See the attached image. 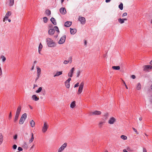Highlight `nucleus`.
Returning a JSON list of instances; mask_svg holds the SVG:
<instances>
[{
  "instance_id": "nucleus-46",
  "label": "nucleus",
  "mask_w": 152,
  "mask_h": 152,
  "mask_svg": "<svg viewBox=\"0 0 152 152\" xmlns=\"http://www.w3.org/2000/svg\"><path fill=\"white\" fill-rule=\"evenodd\" d=\"M41 93L43 96L45 95L46 94V91L44 89L42 90V91Z\"/></svg>"
},
{
  "instance_id": "nucleus-12",
  "label": "nucleus",
  "mask_w": 152,
  "mask_h": 152,
  "mask_svg": "<svg viewBox=\"0 0 152 152\" xmlns=\"http://www.w3.org/2000/svg\"><path fill=\"white\" fill-rule=\"evenodd\" d=\"M78 20L80 21L81 23L82 24H84L85 23L86 20L85 18L83 17H79L78 19Z\"/></svg>"
},
{
  "instance_id": "nucleus-17",
  "label": "nucleus",
  "mask_w": 152,
  "mask_h": 152,
  "mask_svg": "<svg viewBox=\"0 0 152 152\" xmlns=\"http://www.w3.org/2000/svg\"><path fill=\"white\" fill-rule=\"evenodd\" d=\"M144 70H147L148 69H152V66L150 65H145L144 66Z\"/></svg>"
},
{
  "instance_id": "nucleus-9",
  "label": "nucleus",
  "mask_w": 152,
  "mask_h": 152,
  "mask_svg": "<svg viewBox=\"0 0 152 152\" xmlns=\"http://www.w3.org/2000/svg\"><path fill=\"white\" fill-rule=\"evenodd\" d=\"M106 122L105 120L102 119L100 121L98 124V126L99 128H102V126L105 124Z\"/></svg>"
},
{
  "instance_id": "nucleus-60",
  "label": "nucleus",
  "mask_w": 152,
  "mask_h": 152,
  "mask_svg": "<svg viewBox=\"0 0 152 152\" xmlns=\"http://www.w3.org/2000/svg\"><path fill=\"white\" fill-rule=\"evenodd\" d=\"M34 87L33 88H34L35 87H37V85L34 84Z\"/></svg>"
},
{
  "instance_id": "nucleus-25",
  "label": "nucleus",
  "mask_w": 152,
  "mask_h": 152,
  "mask_svg": "<svg viewBox=\"0 0 152 152\" xmlns=\"http://www.w3.org/2000/svg\"><path fill=\"white\" fill-rule=\"evenodd\" d=\"M136 89L137 90H140L141 88V86L140 83H138L136 86Z\"/></svg>"
},
{
  "instance_id": "nucleus-28",
  "label": "nucleus",
  "mask_w": 152,
  "mask_h": 152,
  "mask_svg": "<svg viewBox=\"0 0 152 152\" xmlns=\"http://www.w3.org/2000/svg\"><path fill=\"white\" fill-rule=\"evenodd\" d=\"M42 45L41 43H40L39 44V46L38 48V52L39 54H40V51L42 48Z\"/></svg>"
},
{
  "instance_id": "nucleus-11",
  "label": "nucleus",
  "mask_w": 152,
  "mask_h": 152,
  "mask_svg": "<svg viewBox=\"0 0 152 152\" xmlns=\"http://www.w3.org/2000/svg\"><path fill=\"white\" fill-rule=\"evenodd\" d=\"M101 114V112L99 111L95 110L91 113V115H98Z\"/></svg>"
},
{
  "instance_id": "nucleus-55",
  "label": "nucleus",
  "mask_w": 152,
  "mask_h": 152,
  "mask_svg": "<svg viewBox=\"0 0 152 152\" xmlns=\"http://www.w3.org/2000/svg\"><path fill=\"white\" fill-rule=\"evenodd\" d=\"M131 77L133 79H134L136 78V77L135 75H132L131 76Z\"/></svg>"
},
{
  "instance_id": "nucleus-62",
  "label": "nucleus",
  "mask_w": 152,
  "mask_h": 152,
  "mask_svg": "<svg viewBox=\"0 0 152 152\" xmlns=\"http://www.w3.org/2000/svg\"><path fill=\"white\" fill-rule=\"evenodd\" d=\"M150 101L152 102V96L150 98Z\"/></svg>"
},
{
  "instance_id": "nucleus-37",
  "label": "nucleus",
  "mask_w": 152,
  "mask_h": 152,
  "mask_svg": "<svg viewBox=\"0 0 152 152\" xmlns=\"http://www.w3.org/2000/svg\"><path fill=\"white\" fill-rule=\"evenodd\" d=\"M45 13L48 15H49L51 14V11L49 10H47L45 11Z\"/></svg>"
},
{
  "instance_id": "nucleus-57",
  "label": "nucleus",
  "mask_w": 152,
  "mask_h": 152,
  "mask_svg": "<svg viewBox=\"0 0 152 152\" xmlns=\"http://www.w3.org/2000/svg\"><path fill=\"white\" fill-rule=\"evenodd\" d=\"M17 135H15L14 137V139H15V140H16L17 139Z\"/></svg>"
},
{
  "instance_id": "nucleus-13",
  "label": "nucleus",
  "mask_w": 152,
  "mask_h": 152,
  "mask_svg": "<svg viewBox=\"0 0 152 152\" xmlns=\"http://www.w3.org/2000/svg\"><path fill=\"white\" fill-rule=\"evenodd\" d=\"M72 58L70 57L69 58L68 60H65L64 61L63 63L65 64H66L68 63L71 64L72 62Z\"/></svg>"
},
{
  "instance_id": "nucleus-1",
  "label": "nucleus",
  "mask_w": 152,
  "mask_h": 152,
  "mask_svg": "<svg viewBox=\"0 0 152 152\" xmlns=\"http://www.w3.org/2000/svg\"><path fill=\"white\" fill-rule=\"evenodd\" d=\"M46 42L49 47H54L56 46V43L50 38H47L46 39Z\"/></svg>"
},
{
  "instance_id": "nucleus-35",
  "label": "nucleus",
  "mask_w": 152,
  "mask_h": 152,
  "mask_svg": "<svg viewBox=\"0 0 152 152\" xmlns=\"http://www.w3.org/2000/svg\"><path fill=\"white\" fill-rule=\"evenodd\" d=\"M0 58L2 59V61L3 62H4L6 60V58L3 55L1 56Z\"/></svg>"
},
{
  "instance_id": "nucleus-45",
  "label": "nucleus",
  "mask_w": 152,
  "mask_h": 152,
  "mask_svg": "<svg viewBox=\"0 0 152 152\" xmlns=\"http://www.w3.org/2000/svg\"><path fill=\"white\" fill-rule=\"evenodd\" d=\"M23 147L25 148H28V146L27 144L26 143H25L23 145Z\"/></svg>"
},
{
  "instance_id": "nucleus-54",
  "label": "nucleus",
  "mask_w": 152,
  "mask_h": 152,
  "mask_svg": "<svg viewBox=\"0 0 152 152\" xmlns=\"http://www.w3.org/2000/svg\"><path fill=\"white\" fill-rule=\"evenodd\" d=\"M84 45L86 46L87 45V41L86 40H84Z\"/></svg>"
},
{
  "instance_id": "nucleus-52",
  "label": "nucleus",
  "mask_w": 152,
  "mask_h": 152,
  "mask_svg": "<svg viewBox=\"0 0 152 152\" xmlns=\"http://www.w3.org/2000/svg\"><path fill=\"white\" fill-rule=\"evenodd\" d=\"M2 72L1 68L0 66V76H1L2 75Z\"/></svg>"
},
{
  "instance_id": "nucleus-61",
  "label": "nucleus",
  "mask_w": 152,
  "mask_h": 152,
  "mask_svg": "<svg viewBox=\"0 0 152 152\" xmlns=\"http://www.w3.org/2000/svg\"><path fill=\"white\" fill-rule=\"evenodd\" d=\"M123 151L124 152H128L127 151H126V149H124L123 150Z\"/></svg>"
},
{
  "instance_id": "nucleus-23",
  "label": "nucleus",
  "mask_w": 152,
  "mask_h": 152,
  "mask_svg": "<svg viewBox=\"0 0 152 152\" xmlns=\"http://www.w3.org/2000/svg\"><path fill=\"white\" fill-rule=\"evenodd\" d=\"M62 71L57 72L56 75L54 76V77H57L62 75Z\"/></svg>"
},
{
  "instance_id": "nucleus-26",
  "label": "nucleus",
  "mask_w": 152,
  "mask_h": 152,
  "mask_svg": "<svg viewBox=\"0 0 152 152\" xmlns=\"http://www.w3.org/2000/svg\"><path fill=\"white\" fill-rule=\"evenodd\" d=\"M75 106V101L72 102L70 104V107L72 108H74Z\"/></svg>"
},
{
  "instance_id": "nucleus-47",
  "label": "nucleus",
  "mask_w": 152,
  "mask_h": 152,
  "mask_svg": "<svg viewBox=\"0 0 152 152\" xmlns=\"http://www.w3.org/2000/svg\"><path fill=\"white\" fill-rule=\"evenodd\" d=\"M104 116L106 118V119L109 116V114L108 113H106L104 115Z\"/></svg>"
},
{
  "instance_id": "nucleus-5",
  "label": "nucleus",
  "mask_w": 152,
  "mask_h": 152,
  "mask_svg": "<svg viewBox=\"0 0 152 152\" xmlns=\"http://www.w3.org/2000/svg\"><path fill=\"white\" fill-rule=\"evenodd\" d=\"M11 15V11H8L6 13L4 17L3 18V21L4 22L5 21L8 19L9 16Z\"/></svg>"
},
{
  "instance_id": "nucleus-31",
  "label": "nucleus",
  "mask_w": 152,
  "mask_h": 152,
  "mask_svg": "<svg viewBox=\"0 0 152 152\" xmlns=\"http://www.w3.org/2000/svg\"><path fill=\"white\" fill-rule=\"evenodd\" d=\"M112 68L114 69L117 70H119L120 68L119 66H113L112 67Z\"/></svg>"
},
{
  "instance_id": "nucleus-16",
  "label": "nucleus",
  "mask_w": 152,
  "mask_h": 152,
  "mask_svg": "<svg viewBox=\"0 0 152 152\" xmlns=\"http://www.w3.org/2000/svg\"><path fill=\"white\" fill-rule=\"evenodd\" d=\"M60 13L63 15L65 14L66 13V9L65 8L61 7L60 9Z\"/></svg>"
},
{
  "instance_id": "nucleus-27",
  "label": "nucleus",
  "mask_w": 152,
  "mask_h": 152,
  "mask_svg": "<svg viewBox=\"0 0 152 152\" xmlns=\"http://www.w3.org/2000/svg\"><path fill=\"white\" fill-rule=\"evenodd\" d=\"M30 124L31 126L32 127H33L35 126V123L33 120H32L30 121Z\"/></svg>"
},
{
  "instance_id": "nucleus-63",
  "label": "nucleus",
  "mask_w": 152,
  "mask_h": 152,
  "mask_svg": "<svg viewBox=\"0 0 152 152\" xmlns=\"http://www.w3.org/2000/svg\"><path fill=\"white\" fill-rule=\"evenodd\" d=\"M29 107L31 109H33V107L31 105H29Z\"/></svg>"
},
{
  "instance_id": "nucleus-19",
  "label": "nucleus",
  "mask_w": 152,
  "mask_h": 152,
  "mask_svg": "<svg viewBox=\"0 0 152 152\" xmlns=\"http://www.w3.org/2000/svg\"><path fill=\"white\" fill-rule=\"evenodd\" d=\"M70 33L72 34H74L77 31V30L75 29H72L70 28Z\"/></svg>"
},
{
  "instance_id": "nucleus-33",
  "label": "nucleus",
  "mask_w": 152,
  "mask_h": 152,
  "mask_svg": "<svg viewBox=\"0 0 152 152\" xmlns=\"http://www.w3.org/2000/svg\"><path fill=\"white\" fill-rule=\"evenodd\" d=\"M41 74V73H37V77L35 79V81L36 82L39 78L40 75Z\"/></svg>"
},
{
  "instance_id": "nucleus-10",
  "label": "nucleus",
  "mask_w": 152,
  "mask_h": 152,
  "mask_svg": "<svg viewBox=\"0 0 152 152\" xmlns=\"http://www.w3.org/2000/svg\"><path fill=\"white\" fill-rule=\"evenodd\" d=\"M75 70V68L74 67H73L71 69L68 74V77H71L73 76Z\"/></svg>"
},
{
  "instance_id": "nucleus-40",
  "label": "nucleus",
  "mask_w": 152,
  "mask_h": 152,
  "mask_svg": "<svg viewBox=\"0 0 152 152\" xmlns=\"http://www.w3.org/2000/svg\"><path fill=\"white\" fill-rule=\"evenodd\" d=\"M119 8L121 10H122L123 9V4L121 3V4L119 5L118 6Z\"/></svg>"
},
{
  "instance_id": "nucleus-58",
  "label": "nucleus",
  "mask_w": 152,
  "mask_h": 152,
  "mask_svg": "<svg viewBox=\"0 0 152 152\" xmlns=\"http://www.w3.org/2000/svg\"><path fill=\"white\" fill-rule=\"evenodd\" d=\"M12 116V115L11 114V112H10V115H9V118L10 119L11 118Z\"/></svg>"
},
{
  "instance_id": "nucleus-39",
  "label": "nucleus",
  "mask_w": 152,
  "mask_h": 152,
  "mask_svg": "<svg viewBox=\"0 0 152 152\" xmlns=\"http://www.w3.org/2000/svg\"><path fill=\"white\" fill-rule=\"evenodd\" d=\"M121 138L124 140H126L127 139V137L126 136H125V135H122L121 136Z\"/></svg>"
},
{
  "instance_id": "nucleus-32",
  "label": "nucleus",
  "mask_w": 152,
  "mask_h": 152,
  "mask_svg": "<svg viewBox=\"0 0 152 152\" xmlns=\"http://www.w3.org/2000/svg\"><path fill=\"white\" fill-rule=\"evenodd\" d=\"M36 68H37V73H41V70L40 68L38 66H37Z\"/></svg>"
},
{
  "instance_id": "nucleus-8",
  "label": "nucleus",
  "mask_w": 152,
  "mask_h": 152,
  "mask_svg": "<svg viewBox=\"0 0 152 152\" xmlns=\"http://www.w3.org/2000/svg\"><path fill=\"white\" fill-rule=\"evenodd\" d=\"M71 80V78H69L65 82V86L66 88H69L70 87V81Z\"/></svg>"
},
{
  "instance_id": "nucleus-24",
  "label": "nucleus",
  "mask_w": 152,
  "mask_h": 152,
  "mask_svg": "<svg viewBox=\"0 0 152 152\" xmlns=\"http://www.w3.org/2000/svg\"><path fill=\"white\" fill-rule=\"evenodd\" d=\"M50 20L54 25H56L57 24L55 19L53 18H52Z\"/></svg>"
},
{
  "instance_id": "nucleus-34",
  "label": "nucleus",
  "mask_w": 152,
  "mask_h": 152,
  "mask_svg": "<svg viewBox=\"0 0 152 152\" xmlns=\"http://www.w3.org/2000/svg\"><path fill=\"white\" fill-rule=\"evenodd\" d=\"M42 88L41 87H40L36 91V92L37 93H38L42 91Z\"/></svg>"
},
{
  "instance_id": "nucleus-18",
  "label": "nucleus",
  "mask_w": 152,
  "mask_h": 152,
  "mask_svg": "<svg viewBox=\"0 0 152 152\" xmlns=\"http://www.w3.org/2000/svg\"><path fill=\"white\" fill-rule=\"evenodd\" d=\"M72 24V22L70 21H66L64 24V26L66 27H69Z\"/></svg>"
},
{
  "instance_id": "nucleus-36",
  "label": "nucleus",
  "mask_w": 152,
  "mask_h": 152,
  "mask_svg": "<svg viewBox=\"0 0 152 152\" xmlns=\"http://www.w3.org/2000/svg\"><path fill=\"white\" fill-rule=\"evenodd\" d=\"M21 117L25 120L27 117V114L26 113H24L22 115Z\"/></svg>"
},
{
  "instance_id": "nucleus-50",
  "label": "nucleus",
  "mask_w": 152,
  "mask_h": 152,
  "mask_svg": "<svg viewBox=\"0 0 152 152\" xmlns=\"http://www.w3.org/2000/svg\"><path fill=\"white\" fill-rule=\"evenodd\" d=\"M17 146L16 145H13V149H16L17 148Z\"/></svg>"
},
{
  "instance_id": "nucleus-59",
  "label": "nucleus",
  "mask_w": 152,
  "mask_h": 152,
  "mask_svg": "<svg viewBox=\"0 0 152 152\" xmlns=\"http://www.w3.org/2000/svg\"><path fill=\"white\" fill-rule=\"evenodd\" d=\"M111 0H106L105 1L106 3L110 2Z\"/></svg>"
},
{
  "instance_id": "nucleus-44",
  "label": "nucleus",
  "mask_w": 152,
  "mask_h": 152,
  "mask_svg": "<svg viewBox=\"0 0 152 152\" xmlns=\"http://www.w3.org/2000/svg\"><path fill=\"white\" fill-rule=\"evenodd\" d=\"M43 21L45 23H46L48 21V18L46 17H44L43 18Z\"/></svg>"
},
{
  "instance_id": "nucleus-41",
  "label": "nucleus",
  "mask_w": 152,
  "mask_h": 152,
  "mask_svg": "<svg viewBox=\"0 0 152 152\" xmlns=\"http://www.w3.org/2000/svg\"><path fill=\"white\" fill-rule=\"evenodd\" d=\"M19 116V115L15 114V119L14 120V122H16V121L18 120Z\"/></svg>"
},
{
  "instance_id": "nucleus-4",
  "label": "nucleus",
  "mask_w": 152,
  "mask_h": 152,
  "mask_svg": "<svg viewBox=\"0 0 152 152\" xmlns=\"http://www.w3.org/2000/svg\"><path fill=\"white\" fill-rule=\"evenodd\" d=\"M116 119L114 117H111L109 118L108 121V123L110 124H113L116 121Z\"/></svg>"
},
{
  "instance_id": "nucleus-20",
  "label": "nucleus",
  "mask_w": 152,
  "mask_h": 152,
  "mask_svg": "<svg viewBox=\"0 0 152 152\" xmlns=\"http://www.w3.org/2000/svg\"><path fill=\"white\" fill-rule=\"evenodd\" d=\"M32 99L33 100L35 101H37L39 99V98L37 97L35 95H33L32 96Z\"/></svg>"
},
{
  "instance_id": "nucleus-21",
  "label": "nucleus",
  "mask_w": 152,
  "mask_h": 152,
  "mask_svg": "<svg viewBox=\"0 0 152 152\" xmlns=\"http://www.w3.org/2000/svg\"><path fill=\"white\" fill-rule=\"evenodd\" d=\"M3 136L2 133H0V145L2 143L3 140Z\"/></svg>"
},
{
  "instance_id": "nucleus-29",
  "label": "nucleus",
  "mask_w": 152,
  "mask_h": 152,
  "mask_svg": "<svg viewBox=\"0 0 152 152\" xmlns=\"http://www.w3.org/2000/svg\"><path fill=\"white\" fill-rule=\"evenodd\" d=\"M31 138L29 140V143H31V142H32L34 140V135L32 133L31 134Z\"/></svg>"
},
{
  "instance_id": "nucleus-53",
  "label": "nucleus",
  "mask_w": 152,
  "mask_h": 152,
  "mask_svg": "<svg viewBox=\"0 0 152 152\" xmlns=\"http://www.w3.org/2000/svg\"><path fill=\"white\" fill-rule=\"evenodd\" d=\"M18 150L19 151H21L23 150V149L20 147H19L18 148Z\"/></svg>"
},
{
  "instance_id": "nucleus-6",
  "label": "nucleus",
  "mask_w": 152,
  "mask_h": 152,
  "mask_svg": "<svg viewBox=\"0 0 152 152\" xmlns=\"http://www.w3.org/2000/svg\"><path fill=\"white\" fill-rule=\"evenodd\" d=\"M67 143H64L59 148L58 152H61L66 147Z\"/></svg>"
},
{
  "instance_id": "nucleus-22",
  "label": "nucleus",
  "mask_w": 152,
  "mask_h": 152,
  "mask_svg": "<svg viewBox=\"0 0 152 152\" xmlns=\"http://www.w3.org/2000/svg\"><path fill=\"white\" fill-rule=\"evenodd\" d=\"M9 6L10 7L12 6L14 3V0H9Z\"/></svg>"
},
{
  "instance_id": "nucleus-64",
  "label": "nucleus",
  "mask_w": 152,
  "mask_h": 152,
  "mask_svg": "<svg viewBox=\"0 0 152 152\" xmlns=\"http://www.w3.org/2000/svg\"><path fill=\"white\" fill-rule=\"evenodd\" d=\"M142 118L141 117H140L139 118V120H140V121H141L142 120Z\"/></svg>"
},
{
  "instance_id": "nucleus-15",
  "label": "nucleus",
  "mask_w": 152,
  "mask_h": 152,
  "mask_svg": "<svg viewBox=\"0 0 152 152\" xmlns=\"http://www.w3.org/2000/svg\"><path fill=\"white\" fill-rule=\"evenodd\" d=\"M21 107L20 105L18 106L17 108V110L16 113V114L19 115L20 111H21Z\"/></svg>"
},
{
  "instance_id": "nucleus-49",
  "label": "nucleus",
  "mask_w": 152,
  "mask_h": 152,
  "mask_svg": "<svg viewBox=\"0 0 152 152\" xmlns=\"http://www.w3.org/2000/svg\"><path fill=\"white\" fill-rule=\"evenodd\" d=\"M79 86V83H77L76 84H75L74 86V87L76 88L77 87Z\"/></svg>"
},
{
  "instance_id": "nucleus-51",
  "label": "nucleus",
  "mask_w": 152,
  "mask_h": 152,
  "mask_svg": "<svg viewBox=\"0 0 152 152\" xmlns=\"http://www.w3.org/2000/svg\"><path fill=\"white\" fill-rule=\"evenodd\" d=\"M127 15V13L126 12L124 13L122 15V17H124L125 16H126Z\"/></svg>"
},
{
  "instance_id": "nucleus-42",
  "label": "nucleus",
  "mask_w": 152,
  "mask_h": 152,
  "mask_svg": "<svg viewBox=\"0 0 152 152\" xmlns=\"http://www.w3.org/2000/svg\"><path fill=\"white\" fill-rule=\"evenodd\" d=\"M118 21L121 23L122 24L124 23L123 19L121 18L118 19Z\"/></svg>"
},
{
  "instance_id": "nucleus-14",
  "label": "nucleus",
  "mask_w": 152,
  "mask_h": 152,
  "mask_svg": "<svg viewBox=\"0 0 152 152\" xmlns=\"http://www.w3.org/2000/svg\"><path fill=\"white\" fill-rule=\"evenodd\" d=\"M54 33L55 30L53 28H50L48 31V34L51 36L53 35Z\"/></svg>"
},
{
  "instance_id": "nucleus-30",
  "label": "nucleus",
  "mask_w": 152,
  "mask_h": 152,
  "mask_svg": "<svg viewBox=\"0 0 152 152\" xmlns=\"http://www.w3.org/2000/svg\"><path fill=\"white\" fill-rule=\"evenodd\" d=\"M25 121V120L21 117L19 121V123L20 124H22L24 123Z\"/></svg>"
},
{
  "instance_id": "nucleus-56",
  "label": "nucleus",
  "mask_w": 152,
  "mask_h": 152,
  "mask_svg": "<svg viewBox=\"0 0 152 152\" xmlns=\"http://www.w3.org/2000/svg\"><path fill=\"white\" fill-rule=\"evenodd\" d=\"M143 152H147V151L145 148H143Z\"/></svg>"
},
{
  "instance_id": "nucleus-3",
  "label": "nucleus",
  "mask_w": 152,
  "mask_h": 152,
  "mask_svg": "<svg viewBox=\"0 0 152 152\" xmlns=\"http://www.w3.org/2000/svg\"><path fill=\"white\" fill-rule=\"evenodd\" d=\"M48 127V125L46 122L44 123V126L42 128V131L43 133L46 132Z\"/></svg>"
},
{
  "instance_id": "nucleus-7",
  "label": "nucleus",
  "mask_w": 152,
  "mask_h": 152,
  "mask_svg": "<svg viewBox=\"0 0 152 152\" xmlns=\"http://www.w3.org/2000/svg\"><path fill=\"white\" fill-rule=\"evenodd\" d=\"M66 38V36L65 35H64L63 37H61L60 39L59 40L58 42V43L60 44H61L64 43L65 41Z\"/></svg>"
},
{
  "instance_id": "nucleus-48",
  "label": "nucleus",
  "mask_w": 152,
  "mask_h": 152,
  "mask_svg": "<svg viewBox=\"0 0 152 152\" xmlns=\"http://www.w3.org/2000/svg\"><path fill=\"white\" fill-rule=\"evenodd\" d=\"M132 129H133V130L135 132H136L137 134H139V133L137 132V130L135 128H134V127H133Z\"/></svg>"
},
{
  "instance_id": "nucleus-43",
  "label": "nucleus",
  "mask_w": 152,
  "mask_h": 152,
  "mask_svg": "<svg viewBox=\"0 0 152 152\" xmlns=\"http://www.w3.org/2000/svg\"><path fill=\"white\" fill-rule=\"evenodd\" d=\"M54 28H55V30L57 31V34H58L60 32V31L59 30L58 27L57 26H55L54 27Z\"/></svg>"
},
{
  "instance_id": "nucleus-2",
  "label": "nucleus",
  "mask_w": 152,
  "mask_h": 152,
  "mask_svg": "<svg viewBox=\"0 0 152 152\" xmlns=\"http://www.w3.org/2000/svg\"><path fill=\"white\" fill-rule=\"evenodd\" d=\"M84 84L83 82H82L80 83L77 91V93L78 94H80L82 92L83 89Z\"/></svg>"
},
{
  "instance_id": "nucleus-38",
  "label": "nucleus",
  "mask_w": 152,
  "mask_h": 152,
  "mask_svg": "<svg viewBox=\"0 0 152 152\" xmlns=\"http://www.w3.org/2000/svg\"><path fill=\"white\" fill-rule=\"evenodd\" d=\"M81 72V71H80L79 70H78L77 71L76 73L77 77H79V76L80 75V73Z\"/></svg>"
}]
</instances>
